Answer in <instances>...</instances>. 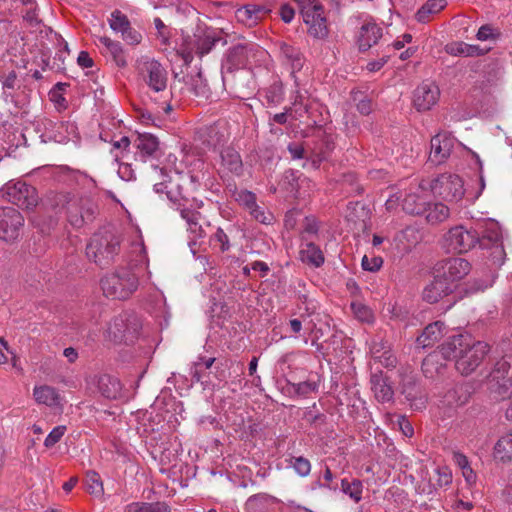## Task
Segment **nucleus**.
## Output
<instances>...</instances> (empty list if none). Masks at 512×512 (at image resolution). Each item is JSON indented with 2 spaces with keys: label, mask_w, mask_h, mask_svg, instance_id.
<instances>
[{
  "label": "nucleus",
  "mask_w": 512,
  "mask_h": 512,
  "mask_svg": "<svg viewBox=\"0 0 512 512\" xmlns=\"http://www.w3.org/2000/svg\"><path fill=\"white\" fill-rule=\"evenodd\" d=\"M388 59H389V56L385 55L377 60H372L367 63L366 69L369 72H377L388 62Z\"/></svg>",
  "instance_id": "0e129e2a"
},
{
  "label": "nucleus",
  "mask_w": 512,
  "mask_h": 512,
  "mask_svg": "<svg viewBox=\"0 0 512 512\" xmlns=\"http://www.w3.org/2000/svg\"><path fill=\"white\" fill-rule=\"evenodd\" d=\"M453 291V286L445 282L438 274L434 280L431 281L423 289L422 297L428 303H436L444 296L450 294Z\"/></svg>",
  "instance_id": "5701e85b"
},
{
  "label": "nucleus",
  "mask_w": 512,
  "mask_h": 512,
  "mask_svg": "<svg viewBox=\"0 0 512 512\" xmlns=\"http://www.w3.org/2000/svg\"><path fill=\"white\" fill-rule=\"evenodd\" d=\"M235 200L246 208L250 215L260 223L268 224L272 220L271 215H267L265 211L257 204L256 195L248 190L237 191L234 194Z\"/></svg>",
  "instance_id": "6ab92c4d"
},
{
  "label": "nucleus",
  "mask_w": 512,
  "mask_h": 512,
  "mask_svg": "<svg viewBox=\"0 0 512 512\" xmlns=\"http://www.w3.org/2000/svg\"><path fill=\"white\" fill-rule=\"evenodd\" d=\"M98 42L104 47L103 53L110 55L113 61L119 67L126 66V57L122 45L118 41H114L106 36L98 37Z\"/></svg>",
  "instance_id": "cd10ccee"
},
{
  "label": "nucleus",
  "mask_w": 512,
  "mask_h": 512,
  "mask_svg": "<svg viewBox=\"0 0 512 512\" xmlns=\"http://www.w3.org/2000/svg\"><path fill=\"white\" fill-rule=\"evenodd\" d=\"M67 428L64 425H59L53 428V430L48 434L44 441V445L47 448L53 447L55 444H57L61 438L64 436Z\"/></svg>",
  "instance_id": "de8ad7c7"
},
{
  "label": "nucleus",
  "mask_w": 512,
  "mask_h": 512,
  "mask_svg": "<svg viewBox=\"0 0 512 512\" xmlns=\"http://www.w3.org/2000/svg\"><path fill=\"white\" fill-rule=\"evenodd\" d=\"M493 36V28L490 25H483L479 28L476 37L480 41H486Z\"/></svg>",
  "instance_id": "774afa93"
},
{
  "label": "nucleus",
  "mask_w": 512,
  "mask_h": 512,
  "mask_svg": "<svg viewBox=\"0 0 512 512\" xmlns=\"http://www.w3.org/2000/svg\"><path fill=\"white\" fill-rule=\"evenodd\" d=\"M292 465L295 471L302 477L307 476L311 470L310 461L302 456L294 457L292 461Z\"/></svg>",
  "instance_id": "09e8293b"
},
{
  "label": "nucleus",
  "mask_w": 512,
  "mask_h": 512,
  "mask_svg": "<svg viewBox=\"0 0 512 512\" xmlns=\"http://www.w3.org/2000/svg\"><path fill=\"white\" fill-rule=\"evenodd\" d=\"M109 25L114 32L120 33L122 39L129 45H137L142 40L141 33L131 27L128 17L119 10L111 13Z\"/></svg>",
  "instance_id": "f8f14e48"
},
{
  "label": "nucleus",
  "mask_w": 512,
  "mask_h": 512,
  "mask_svg": "<svg viewBox=\"0 0 512 512\" xmlns=\"http://www.w3.org/2000/svg\"><path fill=\"white\" fill-rule=\"evenodd\" d=\"M123 512H149L148 502H132L124 507Z\"/></svg>",
  "instance_id": "e2e57ef3"
},
{
  "label": "nucleus",
  "mask_w": 512,
  "mask_h": 512,
  "mask_svg": "<svg viewBox=\"0 0 512 512\" xmlns=\"http://www.w3.org/2000/svg\"><path fill=\"white\" fill-rule=\"evenodd\" d=\"M270 11L265 5L250 3L239 7L235 16L238 22L251 27L257 25Z\"/></svg>",
  "instance_id": "aec40b11"
},
{
  "label": "nucleus",
  "mask_w": 512,
  "mask_h": 512,
  "mask_svg": "<svg viewBox=\"0 0 512 512\" xmlns=\"http://www.w3.org/2000/svg\"><path fill=\"white\" fill-rule=\"evenodd\" d=\"M200 138L203 143L209 148H216L217 146L226 142L229 138V132L225 121H218L213 125L204 128L200 132Z\"/></svg>",
  "instance_id": "412c9836"
},
{
  "label": "nucleus",
  "mask_w": 512,
  "mask_h": 512,
  "mask_svg": "<svg viewBox=\"0 0 512 512\" xmlns=\"http://www.w3.org/2000/svg\"><path fill=\"white\" fill-rule=\"evenodd\" d=\"M299 255L302 262L316 268L322 266L325 261L322 250L319 246L310 241H306L301 245Z\"/></svg>",
  "instance_id": "a878e982"
},
{
  "label": "nucleus",
  "mask_w": 512,
  "mask_h": 512,
  "mask_svg": "<svg viewBox=\"0 0 512 512\" xmlns=\"http://www.w3.org/2000/svg\"><path fill=\"white\" fill-rule=\"evenodd\" d=\"M402 394L405 395L411 408L422 410L427 403V397L422 393L420 386H403Z\"/></svg>",
  "instance_id": "c9c22d12"
},
{
  "label": "nucleus",
  "mask_w": 512,
  "mask_h": 512,
  "mask_svg": "<svg viewBox=\"0 0 512 512\" xmlns=\"http://www.w3.org/2000/svg\"><path fill=\"white\" fill-rule=\"evenodd\" d=\"M397 424L404 436L410 438L414 435L413 426L405 416H399Z\"/></svg>",
  "instance_id": "bf43d9fd"
},
{
  "label": "nucleus",
  "mask_w": 512,
  "mask_h": 512,
  "mask_svg": "<svg viewBox=\"0 0 512 512\" xmlns=\"http://www.w3.org/2000/svg\"><path fill=\"white\" fill-rule=\"evenodd\" d=\"M85 486L87 492L93 496L101 497L104 493L103 482L96 471H88L86 473Z\"/></svg>",
  "instance_id": "4c0bfd02"
},
{
  "label": "nucleus",
  "mask_w": 512,
  "mask_h": 512,
  "mask_svg": "<svg viewBox=\"0 0 512 512\" xmlns=\"http://www.w3.org/2000/svg\"><path fill=\"white\" fill-rule=\"evenodd\" d=\"M435 472L437 475V486L444 487L452 482V473L448 467H438Z\"/></svg>",
  "instance_id": "8fccbe9b"
},
{
  "label": "nucleus",
  "mask_w": 512,
  "mask_h": 512,
  "mask_svg": "<svg viewBox=\"0 0 512 512\" xmlns=\"http://www.w3.org/2000/svg\"><path fill=\"white\" fill-rule=\"evenodd\" d=\"M221 166L223 170L234 175H241L243 172V162L240 154L233 148H225L221 151Z\"/></svg>",
  "instance_id": "bb28decb"
},
{
  "label": "nucleus",
  "mask_w": 512,
  "mask_h": 512,
  "mask_svg": "<svg viewBox=\"0 0 512 512\" xmlns=\"http://www.w3.org/2000/svg\"><path fill=\"white\" fill-rule=\"evenodd\" d=\"M375 397L380 402H388L392 399L394 391L392 386H374Z\"/></svg>",
  "instance_id": "3c124183"
},
{
  "label": "nucleus",
  "mask_w": 512,
  "mask_h": 512,
  "mask_svg": "<svg viewBox=\"0 0 512 512\" xmlns=\"http://www.w3.org/2000/svg\"><path fill=\"white\" fill-rule=\"evenodd\" d=\"M456 139L449 133H438L431 139L430 159L436 164L443 163L451 154Z\"/></svg>",
  "instance_id": "a211bd4d"
},
{
  "label": "nucleus",
  "mask_w": 512,
  "mask_h": 512,
  "mask_svg": "<svg viewBox=\"0 0 512 512\" xmlns=\"http://www.w3.org/2000/svg\"><path fill=\"white\" fill-rule=\"evenodd\" d=\"M464 386H454L448 393L447 403L456 405H463L467 402L468 396L462 393Z\"/></svg>",
  "instance_id": "49530a36"
},
{
  "label": "nucleus",
  "mask_w": 512,
  "mask_h": 512,
  "mask_svg": "<svg viewBox=\"0 0 512 512\" xmlns=\"http://www.w3.org/2000/svg\"><path fill=\"white\" fill-rule=\"evenodd\" d=\"M216 38L210 34L195 35L194 49L199 56L208 54L216 43Z\"/></svg>",
  "instance_id": "ea45409f"
},
{
  "label": "nucleus",
  "mask_w": 512,
  "mask_h": 512,
  "mask_svg": "<svg viewBox=\"0 0 512 512\" xmlns=\"http://www.w3.org/2000/svg\"><path fill=\"white\" fill-rule=\"evenodd\" d=\"M23 215L13 207H0V240H17L24 227Z\"/></svg>",
  "instance_id": "0eeeda50"
},
{
  "label": "nucleus",
  "mask_w": 512,
  "mask_h": 512,
  "mask_svg": "<svg viewBox=\"0 0 512 512\" xmlns=\"http://www.w3.org/2000/svg\"><path fill=\"white\" fill-rule=\"evenodd\" d=\"M390 348L383 341H373L370 347V352L372 356V361L376 364L377 359L383 358V351H387Z\"/></svg>",
  "instance_id": "4d7b16f0"
},
{
  "label": "nucleus",
  "mask_w": 512,
  "mask_h": 512,
  "mask_svg": "<svg viewBox=\"0 0 512 512\" xmlns=\"http://www.w3.org/2000/svg\"><path fill=\"white\" fill-rule=\"evenodd\" d=\"M351 310H352L354 316L362 322L371 323L374 320V314H373L372 310L368 306H366L365 304H363L361 302H358V301L352 302Z\"/></svg>",
  "instance_id": "37998d69"
},
{
  "label": "nucleus",
  "mask_w": 512,
  "mask_h": 512,
  "mask_svg": "<svg viewBox=\"0 0 512 512\" xmlns=\"http://www.w3.org/2000/svg\"><path fill=\"white\" fill-rule=\"evenodd\" d=\"M43 137H46L56 143H67L77 138V127L75 123L70 121H48L45 125V133L43 134Z\"/></svg>",
  "instance_id": "4468645a"
},
{
  "label": "nucleus",
  "mask_w": 512,
  "mask_h": 512,
  "mask_svg": "<svg viewBox=\"0 0 512 512\" xmlns=\"http://www.w3.org/2000/svg\"><path fill=\"white\" fill-rule=\"evenodd\" d=\"M0 81L4 90H13L17 82V74L15 71H10L7 75L1 76Z\"/></svg>",
  "instance_id": "052dcab7"
},
{
  "label": "nucleus",
  "mask_w": 512,
  "mask_h": 512,
  "mask_svg": "<svg viewBox=\"0 0 512 512\" xmlns=\"http://www.w3.org/2000/svg\"><path fill=\"white\" fill-rule=\"evenodd\" d=\"M382 355H385V356H383V358H381V359H377L376 365H378L379 367L384 366L386 368L395 367V365L397 363V359L390 349L387 351H383Z\"/></svg>",
  "instance_id": "13d9d810"
},
{
  "label": "nucleus",
  "mask_w": 512,
  "mask_h": 512,
  "mask_svg": "<svg viewBox=\"0 0 512 512\" xmlns=\"http://www.w3.org/2000/svg\"><path fill=\"white\" fill-rule=\"evenodd\" d=\"M139 70L148 86L155 92L166 89L167 72L157 60L151 58L141 59L139 62Z\"/></svg>",
  "instance_id": "1a4fd4ad"
},
{
  "label": "nucleus",
  "mask_w": 512,
  "mask_h": 512,
  "mask_svg": "<svg viewBox=\"0 0 512 512\" xmlns=\"http://www.w3.org/2000/svg\"><path fill=\"white\" fill-rule=\"evenodd\" d=\"M493 456L502 463L512 461V430L497 440L493 448Z\"/></svg>",
  "instance_id": "7c9ffc66"
},
{
  "label": "nucleus",
  "mask_w": 512,
  "mask_h": 512,
  "mask_svg": "<svg viewBox=\"0 0 512 512\" xmlns=\"http://www.w3.org/2000/svg\"><path fill=\"white\" fill-rule=\"evenodd\" d=\"M33 396L38 404L50 408H61L63 404V397L54 386H35Z\"/></svg>",
  "instance_id": "393cba45"
},
{
  "label": "nucleus",
  "mask_w": 512,
  "mask_h": 512,
  "mask_svg": "<svg viewBox=\"0 0 512 512\" xmlns=\"http://www.w3.org/2000/svg\"><path fill=\"white\" fill-rule=\"evenodd\" d=\"M446 6V0H427L416 12L415 19L420 23H427Z\"/></svg>",
  "instance_id": "c756f323"
},
{
  "label": "nucleus",
  "mask_w": 512,
  "mask_h": 512,
  "mask_svg": "<svg viewBox=\"0 0 512 512\" xmlns=\"http://www.w3.org/2000/svg\"><path fill=\"white\" fill-rule=\"evenodd\" d=\"M281 56L291 65L292 74L299 71L303 66V57L298 48L286 43L279 44Z\"/></svg>",
  "instance_id": "473e14b6"
},
{
  "label": "nucleus",
  "mask_w": 512,
  "mask_h": 512,
  "mask_svg": "<svg viewBox=\"0 0 512 512\" xmlns=\"http://www.w3.org/2000/svg\"><path fill=\"white\" fill-rule=\"evenodd\" d=\"M120 247L118 237L110 230L95 233L86 247L87 257L98 265L109 264Z\"/></svg>",
  "instance_id": "20e7f679"
},
{
  "label": "nucleus",
  "mask_w": 512,
  "mask_h": 512,
  "mask_svg": "<svg viewBox=\"0 0 512 512\" xmlns=\"http://www.w3.org/2000/svg\"><path fill=\"white\" fill-rule=\"evenodd\" d=\"M66 213L69 223L80 228L94 219L96 206L87 197H72L67 201Z\"/></svg>",
  "instance_id": "423d86ee"
},
{
  "label": "nucleus",
  "mask_w": 512,
  "mask_h": 512,
  "mask_svg": "<svg viewBox=\"0 0 512 512\" xmlns=\"http://www.w3.org/2000/svg\"><path fill=\"white\" fill-rule=\"evenodd\" d=\"M426 220L431 224L445 221L449 217V208L443 203H426V211L423 213Z\"/></svg>",
  "instance_id": "e433bc0d"
},
{
  "label": "nucleus",
  "mask_w": 512,
  "mask_h": 512,
  "mask_svg": "<svg viewBox=\"0 0 512 512\" xmlns=\"http://www.w3.org/2000/svg\"><path fill=\"white\" fill-rule=\"evenodd\" d=\"M134 146L137 150L136 159L143 162L157 159L161 154L158 138L150 133L139 134L134 141Z\"/></svg>",
  "instance_id": "dca6fc26"
},
{
  "label": "nucleus",
  "mask_w": 512,
  "mask_h": 512,
  "mask_svg": "<svg viewBox=\"0 0 512 512\" xmlns=\"http://www.w3.org/2000/svg\"><path fill=\"white\" fill-rule=\"evenodd\" d=\"M383 36L382 28L373 20L362 23L357 34L356 44L361 52L369 50L376 45Z\"/></svg>",
  "instance_id": "2eb2a0df"
},
{
  "label": "nucleus",
  "mask_w": 512,
  "mask_h": 512,
  "mask_svg": "<svg viewBox=\"0 0 512 512\" xmlns=\"http://www.w3.org/2000/svg\"><path fill=\"white\" fill-rule=\"evenodd\" d=\"M253 45L238 44L229 49L225 66L227 70L232 71L239 69L247 64L250 52L253 50Z\"/></svg>",
  "instance_id": "b1692460"
},
{
  "label": "nucleus",
  "mask_w": 512,
  "mask_h": 512,
  "mask_svg": "<svg viewBox=\"0 0 512 512\" xmlns=\"http://www.w3.org/2000/svg\"><path fill=\"white\" fill-rule=\"evenodd\" d=\"M490 351L487 343L474 340L468 334H459L450 337L440 347L438 352L429 354L422 362V371L428 378L439 373L442 365H438V358L454 360L455 368L462 375L472 374L483 362Z\"/></svg>",
  "instance_id": "f257e3e1"
},
{
  "label": "nucleus",
  "mask_w": 512,
  "mask_h": 512,
  "mask_svg": "<svg viewBox=\"0 0 512 512\" xmlns=\"http://www.w3.org/2000/svg\"><path fill=\"white\" fill-rule=\"evenodd\" d=\"M447 52L451 55H464L471 56L476 53L478 48L476 46L468 45L466 43H454L447 46Z\"/></svg>",
  "instance_id": "a18cd8bd"
},
{
  "label": "nucleus",
  "mask_w": 512,
  "mask_h": 512,
  "mask_svg": "<svg viewBox=\"0 0 512 512\" xmlns=\"http://www.w3.org/2000/svg\"><path fill=\"white\" fill-rule=\"evenodd\" d=\"M445 324L436 321L425 327L422 334L417 338V343L423 348L433 345L444 335Z\"/></svg>",
  "instance_id": "c85d7f7f"
},
{
  "label": "nucleus",
  "mask_w": 512,
  "mask_h": 512,
  "mask_svg": "<svg viewBox=\"0 0 512 512\" xmlns=\"http://www.w3.org/2000/svg\"><path fill=\"white\" fill-rule=\"evenodd\" d=\"M127 331V319L125 316L114 317L108 324L106 336L114 342L121 341Z\"/></svg>",
  "instance_id": "f704fd0d"
},
{
  "label": "nucleus",
  "mask_w": 512,
  "mask_h": 512,
  "mask_svg": "<svg viewBox=\"0 0 512 512\" xmlns=\"http://www.w3.org/2000/svg\"><path fill=\"white\" fill-rule=\"evenodd\" d=\"M478 240L479 233L475 229H466L463 226L451 228L444 238L446 248L457 253L469 251Z\"/></svg>",
  "instance_id": "6e6552de"
},
{
  "label": "nucleus",
  "mask_w": 512,
  "mask_h": 512,
  "mask_svg": "<svg viewBox=\"0 0 512 512\" xmlns=\"http://www.w3.org/2000/svg\"><path fill=\"white\" fill-rule=\"evenodd\" d=\"M77 63L82 68H91L94 64V61L88 52L81 51L78 55Z\"/></svg>",
  "instance_id": "338daca9"
},
{
  "label": "nucleus",
  "mask_w": 512,
  "mask_h": 512,
  "mask_svg": "<svg viewBox=\"0 0 512 512\" xmlns=\"http://www.w3.org/2000/svg\"><path fill=\"white\" fill-rule=\"evenodd\" d=\"M303 21L307 25V32L315 39H326L329 35V27L325 16L324 7L307 8L302 14Z\"/></svg>",
  "instance_id": "9d476101"
},
{
  "label": "nucleus",
  "mask_w": 512,
  "mask_h": 512,
  "mask_svg": "<svg viewBox=\"0 0 512 512\" xmlns=\"http://www.w3.org/2000/svg\"><path fill=\"white\" fill-rule=\"evenodd\" d=\"M0 197L24 210L34 209L39 202L37 190L22 181H9L0 189Z\"/></svg>",
  "instance_id": "39448f33"
},
{
  "label": "nucleus",
  "mask_w": 512,
  "mask_h": 512,
  "mask_svg": "<svg viewBox=\"0 0 512 512\" xmlns=\"http://www.w3.org/2000/svg\"><path fill=\"white\" fill-rule=\"evenodd\" d=\"M341 490L356 503L360 502L362 499L363 484L358 479H354L351 482L347 479H342Z\"/></svg>",
  "instance_id": "58836bf2"
},
{
  "label": "nucleus",
  "mask_w": 512,
  "mask_h": 512,
  "mask_svg": "<svg viewBox=\"0 0 512 512\" xmlns=\"http://www.w3.org/2000/svg\"><path fill=\"white\" fill-rule=\"evenodd\" d=\"M429 189L428 182L422 181L406 195L403 200V210L413 215H421L426 211L425 193Z\"/></svg>",
  "instance_id": "f3484780"
},
{
  "label": "nucleus",
  "mask_w": 512,
  "mask_h": 512,
  "mask_svg": "<svg viewBox=\"0 0 512 512\" xmlns=\"http://www.w3.org/2000/svg\"><path fill=\"white\" fill-rule=\"evenodd\" d=\"M389 380V376L384 374L380 367L374 362L371 363V384H386V381Z\"/></svg>",
  "instance_id": "5fc2aeb1"
},
{
  "label": "nucleus",
  "mask_w": 512,
  "mask_h": 512,
  "mask_svg": "<svg viewBox=\"0 0 512 512\" xmlns=\"http://www.w3.org/2000/svg\"><path fill=\"white\" fill-rule=\"evenodd\" d=\"M479 189L474 194H471L464 188L463 180L456 174H442L431 182H428L430 191L434 196L440 197L447 202L458 203L461 201L465 194L471 201L476 200L485 188V180L482 175V168L479 172Z\"/></svg>",
  "instance_id": "f03ea898"
},
{
  "label": "nucleus",
  "mask_w": 512,
  "mask_h": 512,
  "mask_svg": "<svg viewBox=\"0 0 512 512\" xmlns=\"http://www.w3.org/2000/svg\"><path fill=\"white\" fill-rule=\"evenodd\" d=\"M130 144L131 141L127 136H123L119 140L113 142L111 153L113 154L116 161H119L125 156L129 150Z\"/></svg>",
  "instance_id": "c03bdc74"
},
{
  "label": "nucleus",
  "mask_w": 512,
  "mask_h": 512,
  "mask_svg": "<svg viewBox=\"0 0 512 512\" xmlns=\"http://www.w3.org/2000/svg\"><path fill=\"white\" fill-rule=\"evenodd\" d=\"M362 268L366 271L376 272L378 271L383 264V260L381 257H372L364 256L362 258Z\"/></svg>",
  "instance_id": "603ef678"
},
{
  "label": "nucleus",
  "mask_w": 512,
  "mask_h": 512,
  "mask_svg": "<svg viewBox=\"0 0 512 512\" xmlns=\"http://www.w3.org/2000/svg\"><path fill=\"white\" fill-rule=\"evenodd\" d=\"M210 244L214 248H219V251L222 253L228 251L231 247L228 234L220 227L210 237Z\"/></svg>",
  "instance_id": "79ce46f5"
},
{
  "label": "nucleus",
  "mask_w": 512,
  "mask_h": 512,
  "mask_svg": "<svg viewBox=\"0 0 512 512\" xmlns=\"http://www.w3.org/2000/svg\"><path fill=\"white\" fill-rule=\"evenodd\" d=\"M485 249L489 251L488 258L492 265L499 267L504 264L506 253L503 242L488 245Z\"/></svg>",
  "instance_id": "a19ab883"
},
{
  "label": "nucleus",
  "mask_w": 512,
  "mask_h": 512,
  "mask_svg": "<svg viewBox=\"0 0 512 512\" xmlns=\"http://www.w3.org/2000/svg\"><path fill=\"white\" fill-rule=\"evenodd\" d=\"M280 17L285 23H290L295 16V10L289 4H283L280 7Z\"/></svg>",
  "instance_id": "680f3d73"
},
{
  "label": "nucleus",
  "mask_w": 512,
  "mask_h": 512,
  "mask_svg": "<svg viewBox=\"0 0 512 512\" xmlns=\"http://www.w3.org/2000/svg\"><path fill=\"white\" fill-rule=\"evenodd\" d=\"M319 231V223L314 216H307L304 219V227H303V235H316ZM303 239L307 241L306 237L303 236Z\"/></svg>",
  "instance_id": "864d4df0"
},
{
  "label": "nucleus",
  "mask_w": 512,
  "mask_h": 512,
  "mask_svg": "<svg viewBox=\"0 0 512 512\" xmlns=\"http://www.w3.org/2000/svg\"><path fill=\"white\" fill-rule=\"evenodd\" d=\"M180 215L186 221L187 230L189 231L191 239L194 242L205 236V231L199 224L200 214L198 212L189 209H182L180 210Z\"/></svg>",
  "instance_id": "2f4dec72"
},
{
  "label": "nucleus",
  "mask_w": 512,
  "mask_h": 512,
  "mask_svg": "<svg viewBox=\"0 0 512 512\" xmlns=\"http://www.w3.org/2000/svg\"><path fill=\"white\" fill-rule=\"evenodd\" d=\"M488 378L492 384H512V353L504 355L495 363Z\"/></svg>",
  "instance_id": "4be33fe9"
},
{
  "label": "nucleus",
  "mask_w": 512,
  "mask_h": 512,
  "mask_svg": "<svg viewBox=\"0 0 512 512\" xmlns=\"http://www.w3.org/2000/svg\"><path fill=\"white\" fill-rule=\"evenodd\" d=\"M138 286L137 274L128 268H121L101 279L103 294L111 299L126 300L138 289Z\"/></svg>",
  "instance_id": "7ed1b4c3"
},
{
  "label": "nucleus",
  "mask_w": 512,
  "mask_h": 512,
  "mask_svg": "<svg viewBox=\"0 0 512 512\" xmlns=\"http://www.w3.org/2000/svg\"><path fill=\"white\" fill-rule=\"evenodd\" d=\"M503 242L502 241V232L498 223L496 222H488L485 224L484 230L482 231V236H479L478 244L481 248H486L488 245L497 244Z\"/></svg>",
  "instance_id": "72a5a7b5"
},
{
  "label": "nucleus",
  "mask_w": 512,
  "mask_h": 512,
  "mask_svg": "<svg viewBox=\"0 0 512 512\" xmlns=\"http://www.w3.org/2000/svg\"><path fill=\"white\" fill-rule=\"evenodd\" d=\"M439 87L433 82H423L414 91L413 105L417 111L430 110L439 100Z\"/></svg>",
  "instance_id": "ddd939ff"
},
{
  "label": "nucleus",
  "mask_w": 512,
  "mask_h": 512,
  "mask_svg": "<svg viewBox=\"0 0 512 512\" xmlns=\"http://www.w3.org/2000/svg\"><path fill=\"white\" fill-rule=\"evenodd\" d=\"M267 102L272 105L279 104L283 99V92L281 87L279 86H272L266 91L265 95Z\"/></svg>",
  "instance_id": "6e6d98bb"
},
{
  "label": "nucleus",
  "mask_w": 512,
  "mask_h": 512,
  "mask_svg": "<svg viewBox=\"0 0 512 512\" xmlns=\"http://www.w3.org/2000/svg\"><path fill=\"white\" fill-rule=\"evenodd\" d=\"M154 25H155V28L157 29L158 36L160 37L161 42L163 44H167L169 36H168V33L166 31V26L163 23V21L160 18H155Z\"/></svg>",
  "instance_id": "69168bd1"
},
{
  "label": "nucleus",
  "mask_w": 512,
  "mask_h": 512,
  "mask_svg": "<svg viewBox=\"0 0 512 512\" xmlns=\"http://www.w3.org/2000/svg\"><path fill=\"white\" fill-rule=\"evenodd\" d=\"M470 270L471 265L466 259L455 257L442 261L437 269V274L454 288V283L467 276Z\"/></svg>",
  "instance_id": "9b49d317"
}]
</instances>
